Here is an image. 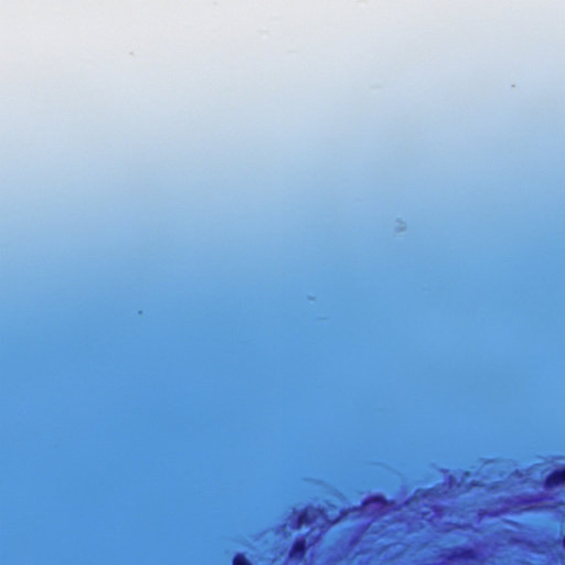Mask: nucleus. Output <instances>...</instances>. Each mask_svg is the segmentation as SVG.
I'll use <instances>...</instances> for the list:
<instances>
[{"mask_svg":"<svg viewBox=\"0 0 565 565\" xmlns=\"http://www.w3.org/2000/svg\"><path fill=\"white\" fill-rule=\"evenodd\" d=\"M548 486L551 488L557 487V486L565 487V470L561 471V472H556L553 476H551L548 479Z\"/></svg>","mask_w":565,"mask_h":565,"instance_id":"nucleus-1","label":"nucleus"},{"mask_svg":"<svg viewBox=\"0 0 565 565\" xmlns=\"http://www.w3.org/2000/svg\"><path fill=\"white\" fill-rule=\"evenodd\" d=\"M494 459H501V458L495 457ZM527 459H557V460H561V459H565V456L564 455H551V456L537 455V456L529 457Z\"/></svg>","mask_w":565,"mask_h":565,"instance_id":"nucleus-2","label":"nucleus"},{"mask_svg":"<svg viewBox=\"0 0 565 565\" xmlns=\"http://www.w3.org/2000/svg\"><path fill=\"white\" fill-rule=\"evenodd\" d=\"M234 565H249V564L243 557H236L235 561H234Z\"/></svg>","mask_w":565,"mask_h":565,"instance_id":"nucleus-3","label":"nucleus"},{"mask_svg":"<svg viewBox=\"0 0 565 565\" xmlns=\"http://www.w3.org/2000/svg\"><path fill=\"white\" fill-rule=\"evenodd\" d=\"M418 460H426L427 458L426 457H418L417 458ZM476 459H483L482 457H477Z\"/></svg>","mask_w":565,"mask_h":565,"instance_id":"nucleus-4","label":"nucleus"},{"mask_svg":"<svg viewBox=\"0 0 565 565\" xmlns=\"http://www.w3.org/2000/svg\"><path fill=\"white\" fill-rule=\"evenodd\" d=\"M418 460H426L427 458L426 457H418L417 458ZM476 459H483L482 457H477Z\"/></svg>","mask_w":565,"mask_h":565,"instance_id":"nucleus-5","label":"nucleus"},{"mask_svg":"<svg viewBox=\"0 0 565 565\" xmlns=\"http://www.w3.org/2000/svg\"><path fill=\"white\" fill-rule=\"evenodd\" d=\"M418 460H426L427 458L426 457H418L417 458ZM476 459H483L482 457H477Z\"/></svg>","mask_w":565,"mask_h":565,"instance_id":"nucleus-6","label":"nucleus"},{"mask_svg":"<svg viewBox=\"0 0 565 565\" xmlns=\"http://www.w3.org/2000/svg\"><path fill=\"white\" fill-rule=\"evenodd\" d=\"M302 522L310 523V522H311V520H309V519L307 518V515H305V516H303V519H302Z\"/></svg>","mask_w":565,"mask_h":565,"instance_id":"nucleus-7","label":"nucleus"},{"mask_svg":"<svg viewBox=\"0 0 565 565\" xmlns=\"http://www.w3.org/2000/svg\"><path fill=\"white\" fill-rule=\"evenodd\" d=\"M227 457H220V460H227Z\"/></svg>","mask_w":565,"mask_h":565,"instance_id":"nucleus-8","label":"nucleus"},{"mask_svg":"<svg viewBox=\"0 0 565 565\" xmlns=\"http://www.w3.org/2000/svg\"><path fill=\"white\" fill-rule=\"evenodd\" d=\"M227 457H220V460H227Z\"/></svg>","mask_w":565,"mask_h":565,"instance_id":"nucleus-9","label":"nucleus"},{"mask_svg":"<svg viewBox=\"0 0 565 565\" xmlns=\"http://www.w3.org/2000/svg\"><path fill=\"white\" fill-rule=\"evenodd\" d=\"M227 457H220V460H227Z\"/></svg>","mask_w":565,"mask_h":565,"instance_id":"nucleus-10","label":"nucleus"},{"mask_svg":"<svg viewBox=\"0 0 565 565\" xmlns=\"http://www.w3.org/2000/svg\"><path fill=\"white\" fill-rule=\"evenodd\" d=\"M292 460H300V457H292Z\"/></svg>","mask_w":565,"mask_h":565,"instance_id":"nucleus-11","label":"nucleus"},{"mask_svg":"<svg viewBox=\"0 0 565 565\" xmlns=\"http://www.w3.org/2000/svg\"><path fill=\"white\" fill-rule=\"evenodd\" d=\"M292 460H300V457H292Z\"/></svg>","mask_w":565,"mask_h":565,"instance_id":"nucleus-12","label":"nucleus"},{"mask_svg":"<svg viewBox=\"0 0 565 565\" xmlns=\"http://www.w3.org/2000/svg\"><path fill=\"white\" fill-rule=\"evenodd\" d=\"M292 460H300V457H292Z\"/></svg>","mask_w":565,"mask_h":565,"instance_id":"nucleus-13","label":"nucleus"},{"mask_svg":"<svg viewBox=\"0 0 565 565\" xmlns=\"http://www.w3.org/2000/svg\"><path fill=\"white\" fill-rule=\"evenodd\" d=\"M75 459H76V460H79L81 458H79V457H76Z\"/></svg>","mask_w":565,"mask_h":565,"instance_id":"nucleus-14","label":"nucleus"},{"mask_svg":"<svg viewBox=\"0 0 565 565\" xmlns=\"http://www.w3.org/2000/svg\"><path fill=\"white\" fill-rule=\"evenodd\" d=\"M150 459H151V460H154L156 458H154V457H151Z\"/></svg>","mask_w":565,"mask_h":565,"instance_id":"nucleus-15","label":"nucleus"},{"mask_svg":"<svg viewBox=\"0 0 565 565\" xmlns=\"http://www.w3.org/2000/svg\"><path fill=\"white\" fill-rule=\"evenodd\" d=\"M347 459H348V460H351L352 458H351V457H348Z\"/></svg>","mask_w":565,"mask_h":565,"instance_id":"nucleus-16","label":"nucleus"}]
</instances>
